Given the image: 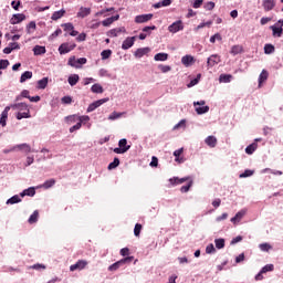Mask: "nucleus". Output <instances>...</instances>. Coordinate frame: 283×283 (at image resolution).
Returning <instances> with one entry per match:
<instances>
[{
    "label": "nucleus",
    "instance_id": "obj_3",
    "mask_svg": "<svg viewBox=\"0 0 283 283\" xmlns=\"http://www.w3.org/2000/svg\"><path fill=\"white\" fill-rule=\"evenodd\" d=\"M133 260H134V256L124 258V259L113 263L108 268V271H118V269H120V266H123V264H129V262H132Z\"/></svg>",
    "mask_w": 283,
    "mask_h": 283
},
{
    "label": "nucleus",
    "instance_id": "obj_37",
    "mask_svg": "<svg viewBox=\"0 0 283 283\" xmlns=\"http://www.w3.org/2000/svg\"><path fill=\"white\" fill-rule=\"evenodd\" d=\"M200 78H202V74H198L197 77L190 81V83L187 84V87H196L198 83H200Z\"/></svg>",
    "mask_w": 283,
    "mask_h": 283
},
{
    "label": "nucleus",
    "instance_id": "obj_9",
    "mask_svg": "<svg viewBox=\"0 0 283 283\" xmlns=\"http://www.w3.org/2000/svg\"><path fill=\"white\" fill-rule=\"evenodd\" d=\"M221 61L222 59L220 57V55L212 54L208 57L207 65L208 67H216V65H218Z\"/></svg>",
    "mask_w": 283,
    "mask_h": 283
},
{
    "label": "nucleus",
    "instance_id": "obj_61",
    "mask_svg": "<svg viewBox=\"0 0 283 283\" xmlns=\"http://www.w3.org/2000/svg\"><path fill=\"white\" fill-rule=\"evenodd\" d=\"M142 230H143V226L140 223H137L134 228V235H136V238H138V235H140Z\"/></svg>",
    "mask_w": 283,
    "mask_h": 283
},
{
    "label": "nucleus",
    "instance_id": "obj_11",
    "mask_svg": "<svg viewBox=\"0 0 283 283\" xmlns=\"http://www.w3.org/2000/svg\"><path fill=\"white\" fill-rule=\"evenodd\" d=\"M126 32H127V29H125V27H120V28L111 29L106 34L107 36L116 38L122 33L125 34Z\"/></svg>",
    "mask_w": 283,
    "mask_h": 283
},
{
    "label": "nucleus",
    "instance_id": "obj_46",
    "mask_svg": "<svg viewBox=\"0 0 283 283\" xmlns=\"http://www.w3.org/2000/svg\"><path fill=\"white\" fill-rule=\"evenodd\" d=\"M78 120V115H70L65 117V123L67 125H72V123H76Z\"/></svg>",
    "mask_w": 283,
    "mask_h": 283
},
{
    "label": "nucleus",
    "instance_id": "obj_23",
    "mask_svg": "<svg viewBox=\"0 0 283 283\" xmlns=\"http://www.w3.org/2000/svg\"><path fill=\"white\" fill-rule=\"evenodd\" d=\"M187 180H189V177H184V178L174 177L169 179V182L170 185H172V187H175V185H182V182H187Z\"/></svg>",
    "mask_w": 283,
    "mask_h": 283
},
{
    "label": "nucleus",
    "instance_id": "obj_12",
    "mask_svg": "<svg viewBox=\"0 0 283 283\" xmlns=\"http://www.w3.org/2000/svg\"><path fill=\"white\" fill-rule=\"evenodd\" d=\"M181 63L185 65V67H191L196 63V57L192 55H184L181 57Z\"/></svg>",
    "mask_w": 283,
    "mask_h": 283
},
{
    "label": "nucleus",
    "instance_id": "obj_42",
    "mask_svg": "<svg viewBox=\"0 0 283 283\" xmlns=\"http://www.w3.org/2000/svg\"><path fill=\"white\" fill-rule=\"evenodd\" d=\"M39 221V211L35 210L29 218V224H34Z\"/></svg>",
    "mask_w": 283,
    "mask_h": 283
},
{
    "label": "nucleus",
    "instance_id": "obj_7",
    "mask_svg": "<svg viewBox=\"0 0 283 283\" xmlns=\"http://www.w3.org/2000/svg\"><path fill=\"white\" fill-rule=\"evenodd\" d=\"M74 48H76L75 43H62L59 46V52H60V54H69V52H72V50H74Z\"/></svg>",
    "mask_w": 283,
    "mask_h": 283
},
{
    "label": "nucleus",
    "instance_id": "obj_36",
    "mask_svg": "<svg viewBox=\"0 0 283 283\" xmlns=\"http://www.w3.org/2000/svg\"><path fill=\"white\" fill-rule=\"evenodd\" d=\"M123 116H125V113L113 112L108 115V120H118V118H122Z\"/></svg>",
    "mask_w": 283,
    "mask_h": 283
},
{
    "label": "nucleus",
    "instance_id": "obj_55",
    "mask_svg": "<svg viewBox=\"0 0 283 283\" xmlns=\"http://www.w3.org/2000/svg\"><path fill=\"white\" fill-rule=\"evenodd\" d=\"M180 127H182V129H185V127H187V119H181L178 124H176L174 126V129H180Z\"/></svg>",
    "mask_w": 283,
    "mask_h": 283
},
{
    "label": "nucleus",
    "instance_id": "obj_33",
    "mask_svg": "<svg viewBox=\"0 0 283 283\" xmlns=\"http://www.w3.org/2000/svg\"><path fill=\"white\" fill-rule=\"evenodd\" d=\"M91 92H93V94H103L104 90L101 84L96 83L91 87Z\"/></svg>",
    "mask_w": 283,
    "mask_h": 283
},
{
    "label": "nucleus",
    "instance_id": "obj_27",
    "mask_svg": "<svg viewBox=\"0 0 283 283\" xmlns=\"http://www.w3.org/2000/svg\"><path fill=\"white\" fill-rule=\"evenodd\" d=\"M65 15V9H61L60 11L53 12L51 19L52 21H59V19H62V17Z\"/></svg>",
    "mask_w": 283,
    "mask_h": 283
},
{
    "label": "nucleus",
    "instance_id": "obj_28",
    "mask_svg": "<svg viewBox=\"0 0 283 283\" xmlns=\"http://www.w3.org/2000/svg\"><path fill=\"white\" fill-rule=\"evenodd\" d=\"M15 118L22 120V118H32V115H30V111H22L17 113Z\"/></svg>",
    "mask_w": 283,
    "mask_h": 283
},
{
    "label": "nucleus",
    "instance_id": "obj_10",
    "mask_svg": "<svg viewBox=\"0 0 283 283\" xmlns=\"http://www.w3.org/2000/svg\"><path fill=\"white\" fill-rule=\"evenodd\" d=\"M154 19L153 13L139 14L135 17V23H147Z\"/></svg>",
    "mask_w": 283,
    "mask_h": 283
},
{
    "label": "nucleus",
    "instance_id": "obj_56",
    "mask_svg": "<svg viewBox=\"0 0 283 283\" xmlns=\"http://www.w3.org/2000/svg\"><path fill=\"white\" fill-rule=\"evenodd\" d=\"M273 269H275V266L273 264H266L265 266H263L261 269V273H269V272L273 271Z\"/></svg>",
    "mask_w": 283,
    "mask_h": 283
},
{
    "label": "nucleus",
    "instance_id": "obj_19",
    "mask_svg": "<svg viewBox=\"0 0 283 283\" xmlns=\"http://www.w3.org/2000/svg\"><path fill=\"white\" fill-rule=\"evenodd\" d=\"M270 30H272V36H274V38L280 39V36H282V34H283V29H282V27H279L277 23H275L274 25H271Z\"/></svg>",
    "mask_w": 283,
    "mask_h": 283
},
{
    "label": "nucleus",
    "instance_id": "obj_48",
    "mask_svg": "<svg viewBox=\"0 0 283 283\" xmlns=\"http://www.w3.org/2000/svg\"><path fill=\"white\" fill-rule=\"evenodd\" d=\"M255 174V170L247 169L243 174L239 175V178H251Z\"/></svg>",
    "mask_w": 283,
    "mask_h": 283
},
{
    "label": "nucleus",
    "instance_id": "obj_49",
    "mask_svg": "<svg viewBox=\"0 0 283 283\" xmlns=\"http://www.w3.org/2000/svg\"><path fill=\"white\" fill-rule=\"evenodd\" d=\"M102 61H107L112 56V50H104L101 52Z\"/></svg>",
    "mask_w": 283,
    "mask_h": 283
},
{
    "label": "nucleus",
    "instance_id": "obj_57",
    "mask_svg": "<svg viewBox=\"0 0 283 283\" xmlns=\"http://www.w3.org/2000/svg\"><path fill=\"white\" fill-rule=\"evenodd\" d=\"M98 76H101V77H108L109 78V76H112L111 74H109V71H107V69H99V71H98Z\"/></svg>",
    "mask_w": 283,
    "mask_h": 283
},
{
    "label": "nucleus",
    "instance_id": "obj_41",
    "mask_svg": "<svg viewBox=\"0 0 283 283\" xmlns=\"http://www.w3.org/2000/svg\"><path fill=\"white\" fill-rule=\"evenodd\" d=\"M231 78H233V76H231L229 74H221L219 76V82L220 83H231Z\"/></svg>",
    "mask_w": 283,
    "mask_h": 283
},
{
    "label": "nucleus",
    "instance_id": "obj_8",
    "mask_svg": "<svg viewBox=\"0 0 283 283\" xmlns=\"http://www.w3.org/2000/svg\"><path fill=\"white\" fill-rule=\"evenodd\" d=\"M247 208L241 209L239 212L235 213L233 218L230 219V222H232V224L240 223L242 221V218L247 216Z\"/></svg>",
    "mask_w": 283,
    "mask_h": 283
},
{
    "label": "nucleus",
    "instance_id": "obj_30",
    "mask_svg": "<svg viewBox=\"0 0 283 283\" xmlns=\"http://www.w3.org/2000/svg\"><path fill=\"white\" fill-rule=\"evenodd\" d=\"M45 52H46L45 46L35 45L33 48V53L35 56H41V54H45Z\"/></svg>",
    "mask_w": 283,
    "mask_h": 283
},
{
    "label": "nucleus",
    "instance_id": "obj_20",
    "mask_svg": "<svg viewBox=\"0 0 283 283\" xmlns=\"http://www.w3.org/2000/svg\"><path fill=\"white\" fill-rule=\"evenodd\" d=\"M149 52H151V49L140 48L135 51L134 56H136V59H143V56H145L146 54H149Z\"/></svg>",
    "mask_w": 283,
    "mask_h": 283
},
{
    "label": "nucleus",
    "instance_id": "obj_44",
    "mask_svg": "<svg viewBox=\"0 0 283 283\" xmlns=\"http://www.w3.org/2000/svg\"><path fill=\"white\" fill-rule=\"evenodd\" d=\"M120 165V159L118 157H115L114 160L108 165L107 169L112 171V169H116Z\"/></svg>",
    "mask_w": 283,
    "mask_h": 283
},
{
    "label": "nucleus",
    "instance_id": "obj_16",
    "mask_svg": "<svg viewBox=\"0 0 283 283\" xmlns=\"http://www.w3.org/2000/svg\"><path fill=\"white\" fill-rule=\"evenodd\" d=\"M135 41H136V36L126 38L122 44V50H129V48L134 46Z\"/></svg>",
    "mask_w": 283,
    "mask_h": 283
},
{
    "label": "nucleus",
    "instance_id": "obj_22",
    "mask_svg": "<svg viewBox=\"0 0 283 283\" xmlns=\"http://www.w3.org/2000/svg\"><path fill=\"white\" fill-rule=\"evenodd\" d=\"M118 19H120L119 14L113 15L111 18H107V19L103 20L102 25L104 28H109V25H112V23H114V21H118Z\"/></svg>",
    "mask_w": 283,
    "mask_h": 283
},
{
    "label": "nucleus",
    "instance_id": "obj_15",
    "mask_svg": "<svg viewBox=\"0 0 283 283\" xmlns=\"http://www.w3.org/2000/svg\"><path fill=\"white\" fill-rule=\"evenodd\" d=\"M10 112V106L4 107L0 115V125L1 127H6L8 125V114Z\"/></svg>",
    "mask_w": 283,
    "mask_h": 283
},
{
    "label": "nucleus",
    "instance_id": "obj_40",
    "mask_svg": "<svg viewBox=\"0 0 283 283\" xmlns=\"http://www.w3.org/2000/svg\"><path fill=\"white\" fill-rule=\"evenodd\" d=\"M29 78H32L31 71H27V72L22 73V75L20 77V83H25V81H29Z\"/></svg>",
    "mask_w": 283,
    "mask_h": 283
},
{
    "label": "nucleus",
    "instance_id": "obj_60",
    "mask_svg": "<svg viewBox=\"0 0 283 283\" xmlns=\"http://www.w3.org/2000/svg\"><path fill=\"white\" fill-rule=\"evenodd\" d=\"M63 105H72V96H64L61 98Z\"/></svg>",
    "mask_w": 283,
    "mask_h": 283
},
{
    "label": "nucleus",
    "instance_id": "obj_21",
    "mask_svg": "<svg viewBox=\"0 0 283 283\" xmlns=\"http://www.w3.org/2000/svg\"><path fill=\"white\" fill-rule=\"evenodd\" d=\"M90 14H92V9L91 8L81 7L78 12H77V18L78 19H85V17H90Z\"/></svg>",
    "mask_w": 283,
    "mask_h": 283
},
{
    "label": "nucleus",
    "instance_id": "obj_51",
    "mask_svg": "<svg viewBox=\"0 0 283 283\" xmlns=\"http://www.w3.org/2000/svg\"><path fill=\"white\" fill-rule=\"evenodd\" d=\"M101 23L102 22H98L97 20H92L91 22H90V29L91 30H98V28H101Z\"/></svg>",
    "mask_w": 283,
    "mask_h": 283
},
{
    "label": "nucleus",
    "instance_id": "obj_6",
    "mask_svg": "<svg viewBox=\"0 0 283 283\" xmlns=\"http://www.w3.org/2000/svg\"><path fill=\"white\" fill-rule=\"evenodd\" d=\"M109 101V98H102V99H97L95 102H93L92 104L88 105L86 112L91 113L94 112L95 109H98V107H101V105H105V103H107Z\"/></svg>",
    "mask_w": 283,
    "mask_h": 283
},
{
    "label": "nucleus",
    "instance_id": "obj_58",
    "mask_svg": "<svg viewBox=\"0 0 283 283\" xmlns=\"http://www.w3.org/2000/svg\"><path fill=\"white\" fill-rule=\"evenodd\" d=\"M206 253H208L209 255H211V253H216V247L213 245V243H210L206 247Z\"/></svg>",
    "mask_w": 283,
    "mask_h": 283
},
{
    "label": "nucleus",
    "instance_id": "obj_5",
    "mask_svg": "<svg viewBox=\"0 0 283 283\" xmlns=\"http://www.w3.org/2000/svg\"><path fill=\"white\" fill-rule=\"evenodd\" d=\"M193 107L199 115L207 114V112H209V106L206 105L205 101L193 102Z\"/></svg>",
    "mask_w": 283,
    "mask_h": 283
},
{
    "label": "nucleus",
    "instance_id": "obj_18",
    "mask_svg": "<svg viewBox=\"0 0 283 283\" xmlns=\"http://www.w3.org/2000/svg\"><path fill=\"white\" fill-rule=\"evenodd\" d=\"M275 0H263L262 1V7H263V10L265 12H271V10H273V8H275Z\"/></svg>",
    "mask_w": 283,
    "mask_h": 283
},
{
    "label": "nucleus",
    "instance_id": "obj_45",
    "mask_svg": "<svg viewBox=\"0 0 283 283\" xmlns=\"http://www.w3.org/2000/svg\"><path fill=\"white\" fill-rule=\"evenodd\" d=\"M54 185H56V180L54 179H49L46 180L41 187L43 189H51V187H54Z\"/></svg>",
    "mask_w": 283,
    "mask_h": 283
},
{
    "label": "nucleus",
    "instance_id": "obj_32",
    "mask_svg": "<svg viewBox=\"0 0 283 283\" xmlns=\"http://www.w3.org/2000/svg\"><path fill=\"white\" fill-rule=\"evenodd\" d=\"M35 31H36V22L34 21L29 22L27 25V33L34 34Z\"/></svg>",
    "mask_w": 283,
    "mask_h": 283
},
{
    "label": "nucleus",
    "instance_id": "obj_54",
    "mask_svg": "<svg viewBox=\"0 0 283 283\" xmlns=\"http://www.w3.org/2000/svg\"><path fill=\"white\" fill-rule=\"evenodd\" d=\"M27 196H29L30 198H33V196H36V190L34 189V187H30L28 189H24Z\"/></svg>",
    "mask_w": 283,
    "mask_h": 283
},
{
    "label": "nucleus",
    "instance_id": "obj_43",
    "mask_svg": "<svg viewBox=\"0 0 283 283\" xmlns=\"http://www.w3.org/2000/svg\"><path fill=\"white\" fill-rule=\"evenodd\" d=\"M260 251H263L264 253H269L273 247L269 243H261L259 244Z\"/></svg>",
    "mask_w": 283,
    "mask_h": 283
},
{
    "label": "nucleus",
    "instance_id": "obj_1",
    "mask_svg": "<svg viewBox=\"0 0 283 283\" xmlns=\"http://www.w3.org/2000/svg\"><path fill=\"white\" fill-rule=\"evenodd\" d=\"M182 30H185L182 20H177L168 27V32H170V34H178V32H182Z\"/></svg>",
    "mask_w": 283,
    "mask_h": 283
},
{
    "label": "nucleus",
    "instance_id": "obj_52",
    "mask_svg": "<svg viewBox=\"0 0 283 283\" xmlns=\"http://www.w3.org/2000/svg\"><path fill=\"white\" fill-rule=\"evenodd\" d=\"M158 70L163 72V74H167V72H171V66L165 65V64H159Z\"/></svg>",
    "mask_w": 283,
    "mask_h": 283
},
{
    "label": "nucleus",
    "instance_id": "obj_39",
    "mask_svg": "<svg viewBox=\"0 0 283 283\" xmlns=\"http://www.w3.org/2000/svg\"><path fill=\"white\" fill-rule=\"evenodd\" d=\"M167 59H169V54L167 53H157L154 56L155 61H167Z\"/></svg>",
    "mask_w": 283,
    "mask_h": 283
},
{
    "label": "nucleus",
    "instance_id": "obj_63",
    "mask_svg": "<svg viewBox=\"0 0 283 283\" xmlns=\"http://www.w3.org/2000/svg\"><path fill=\"white\" fill-rule=\"evenodd\" d=\"M33 164H34V156H28L24 167H30V165H33Z\"/></svg>",
    "mask_w": 283,
    "mask_h": 283
},
{
    "label": "nucleus",
    "instance_id": "obj_47",
    "mask_svg": "<svg viewBox=\"0 0 283 283\" xmlns=\"http://www.w3.org/2000/svg\"><path fill=\"white\" fill-rule=\"evenodd\" d=\"M118 147L122 149H127V151H129L132 146H129V145L127 146V139L123 138L118 142Z\"/></svg>",
    "mask_w": 283,
    "mask_h": 283
},
{
    "label": "nucleus",
    "instance_id": "obj_62",
    "mask_svg": "<svg viewBox=\"0 0 283 283\" xmlns=\"http://www.w3.org/2000/svg\"><path fill=\"white\" fill-rule=\"evenodd\" d=\"M216 41H222V35H220V33H216L210 38V43H216Z\"/></svg>",
    "mask_w": 283,
    "mask_h": 283
},
{
    "label": "nucleus",
    "instance_id": "obj_4",
    "mask_svg": "<svg viewBox=\"0 0 283 283\" xmlns=\"http://www.w3.org/2000/svg\"><path fill=\"white\" fill-rule=\"evenodd\" d=\"M87 63V59L85 57H80L76 60L75 56H72L69 59V65L71 67H76V70H81V65H85Z\"/></svg>",
    "mask_w": 283,
    "mask_h": 283
},
{
    "label": "nucleus",
    "instance_id": "obj_29",
    "mask_svg": "<svg viewBox=\"0 0 283 283\" xmlns=\"http://www.w3.org/2000/svg\"><path fill=\"white\" fill-rule=\"evenodd\" d=\"M78 81H81V77L78 76V74H72L69 76V84L71 85V87H74V85H76Z\"/></svg>",
    "mask_w": 283,
    "mask_h": 283
},
{
    "label": "nucleus",
    "instance_id": "obj_38",
    "mask_svg": "<svg viewBox=\"0 0 283 283\" xmlns=\"http://www.w3.org/2000/svg\"><path fill=\"white\" fill-rule=\"evenodd\" d=\"M48 77L38 81V90H45L48 87Z\"/></svg>",
    "mask_w": 283,
    "mask_h": 283
},
{
    "label": "nucleus",
    "instance_id": "obj_14",
    "mask_svg": "<svg viewBox=\"0 0 283 283\" xmlns=\"http://www.w3.org/2000/svg\"><path fill=\"white\" fill-rule=\"evenodd\" d=\"M23 21H25V14L23 13H15L10 19L11 25H17L18 23H21Z\"/></svg>",
    "mask_w": 283,
    "mask_h": 283
},
{
    "label": "nucleus",
    "instance_id": "obj_17",
    "mask_svg": "<svg viewBox=\"0 0 283 283\" xmlns=\"http://www.w3.org/2000/svg\"><path fill=\"white\" fill-rule=\"evenodd\" d=\"M10 109H18V112H30V108L28 107V104L25 103H15L11 104Z\"/></svg>",
    "mask_w": 283,
    "mask_h": 283
},
{
    "label": "nucleus",
    "instance_id": "obj_24",
    "mask_svg": "<svg viewBox=\"0 0 283 283\" xmlns=\"http://www.w3.org/2000/svg\"><path fill=\"white\" fill-rule=\"evenodd\" d=\"M206 145H208V147H216V145H218V138H216V136H208L205 139Z\"/></svg>",
    "mask_w": 283,
    "mask_h": 283
},
{
    "label": "nucleus",
    "instance_id": "obj_25",
    "mask_svg": "<svg viewBox=\"0 0 283 283\" xmlns=\"http://www.w3.org/2000/svg\"><path fill=\"white\" fill-rule=\"evenodd\" d=\"M169 6H171V0H161V1L157 2V3H155L153 6V8L158 10V8H167Z\"/></svg>",
    "mask_w": 283,
    "mask_h": 283
},
{
    "label": "nucleus",
    "instance_id": "obj_2",
    "mask_svg": "<svg viewBox=\"0 0 283 283\" xmlns=\"http://www.w3.org/2000/svg\"><path fill=\"white\" fill-rule=\"evenodd\" d=\"M11 151H23V154H32L34 149H32V146H30V144L23 143L11 147Z\"/></svg>",
    "mask_w": 283,
    "mask_h": 283
},
{
    "label": "nucleus",
    "instance_id": "obj_50",
    "mask_svg": "<svg viewBox=\"0 0 283 283\" xmlns=\"http://www.w3.org/2000/svg\"><path fill=\"white\" fill-rule=\"evenodd\" d=\"M275 52V46L273 44H265L264 45V53L265 54H273Z\"/></svg>",
    "mask_w": 283,
    "mask_h": 283
},
{
    "label": "nucleus",
    "instance_id": "obj_31",
    "mask_svg": "<svg viewBox=\"0 0 283 283\" xmlns=\"http://www.w3.org/2000/svg\"><path fill=\"white\" fill-rule=\"evenodd\" d=\"M21 202V197L19 195H15L11 198H9L6 202V205H19Z\"/></svg>",
    "mask_w": 283,
    "mask_h": 283
},
{
    "label": "nucleus",
    "instance_id": "obj_35",
    "mask_svg": "<svg viewBox=\"0 0 283 283\" xmlns=\"http://www.w3.org/2000/svg\"><path fill=\"white\" fill-rule=\"evenodd\" d=\"M230 54H232V56H237V54H242V46L233 45L230 50Z\"/></svg>",
    "mask_w": 283,
    "mask_h": 283
},
{
    "label": "nucleus",
    "instance_id": "obj_26",
    "mask_svg": "<svg viewBox=\"0 0 283 283\" xmlns=\"http://www.w3.org/2000/svg\"><path fill=\"white\" fill-rule=\"evenodd\" d=\"M269 78V72L263 70L259 75V87H262V83H264Z\"/></svg>",
    "mask_w": 283,
    "mask_h": 283
},
{
    "label": "nucleus",
    "instance_id": "obj_53",
    "mask_svg": "<svg viewBox=\"0 0 283 283\" xmlns=\"http://www.w3.org/2000/svg\"><path fill=\"white\" fill-rule=\"evenodd\" d=\"M216 249H224V239L214 240Z\"/></svg>",
    "mask_w": 283,
    "mask_h": 283
},
{
    "label": "nucleus",
    "instance_id": "obj_64",
    "mask_svg": "<svg viewBox=\"0 0 283 283\" xmlns=\"http://www.w3.org/2000/svg\"><path fill=\"white\" fill-rule=\"evenodd\" d=\"M205 10H213V8H216V2L213 1H209L205 4Z\"/></svg>",
    "mask_w": 283,
    "mask_h": 283
},
{
    "label": "nucleus",
    "instance_id": "obj_13",
    "mask_svg": "<svg viewBox=\"0 0 283 283\" xmlns=\"http://www.w3.org/2000/svg\"><path fill=\"white\" fill-rule=\"evenodd\" d=\"M87 266V261L78 260L75 264L70 266V271H83Z\"/></svg>",
    "mask_w": 283,
    "mask_h": 283
},
{
    "label": "nucleus",
    "instance_id": "obj_34",
    "mask_svg": "<svg viewBox=\"0 0 283 283\" xmlns=\"http://www.w3.org/2000/svg\"><path fill=\"white\" fill-rule=\"evenodd\" d=\"M255 149H258V143H252L245 148V154L251 156V154H253Z\"/></svg>",
    "mask_w": 283,
    "mask_h": 283
},
{
    "label": "nucleus",
    "instance_id": "obj_59",
    "mask_svg": "<svg viewBox=\"0 0 283 283\" xmlns=\"http://www.w3.org/2000/svg\"><path fill=\"white\" fill-rule=\"evenodd\" d=\"M77 120L83 126V124L88 123L90 116H87V115L77 116Z\"/></svg>",
    "mask_w": 283,
    "mask_h": 283
}]
</instances>
